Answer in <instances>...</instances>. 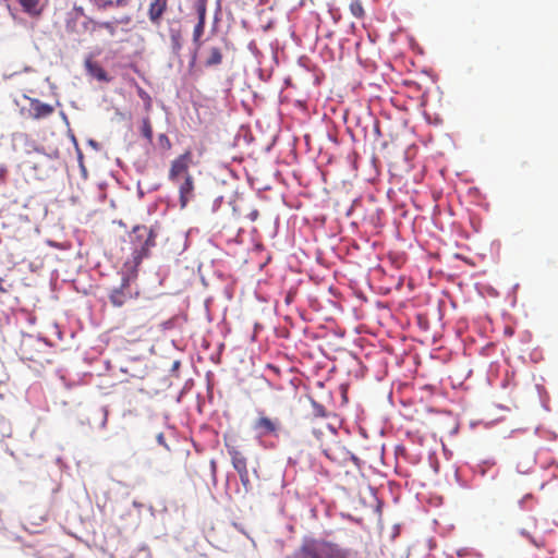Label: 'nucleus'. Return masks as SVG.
Here are the masks:
<instances>
[{
  "mask_svg": "<svg viewBox=\"0 0 558 558\" xmlns=\"http://www.w3.org/2000/svg\"><path fill=\"white\" fill-rule=\"evenodd\" d=\"M252 428L259 437H277L281 429V422L279 418H271L266 415L264 411H259L257 418L253 422Z\"/></svg>",
  "mask_w": 558,
  "mask_h": 558,
  "instance_id": "6",
  "label": "nucleus"
},
{
  "mask_svg": "<svg viewBox=\"0 0 558 558\" xmlns=\"http://www.w3.org/2000/svg\"><path fill=\"white\" fill-rule=\"evenodd\" d=\"M46 353V343L39 338L31 335L23 337L20 344V355L23 361L33 362L39 367H44L51 363Z\"/></svg>",
  "mask_w": 558,
  "mask_h": 558,
  "instance_id": "3",
  "label": "nucleus"
},
{
  "mask_svg": "<svg viewBox=\"0 0 558 558\" xmlns=\"http://www.w3.org/2000/svg\"><path fill=\"white\" fill-rule=\"evenodd\" d=\"M8 289L4 287V279L0 277V293H8Z\"/></svg>",
  "mask_w": 558,
  "mask_h": 558,
  "instance_id": "25",
  "label": "nucleus"
},
{
  "mask_svg": "<svg viewBox=\"0 0 558 558\" xmlns=\"http://www.w3.org/2000/svg\"><path fill=\"white\" fill-rule=\"evenodd\" d=\"M269 368L275 371V372H278V368L276 366L269 365Z\"/></svg>",
  "mask_w": 558,
  "mask_h": 558,
  "instance_id": "30",
  "label": "nucleus"
},
{
  "mask_svg": "<svg viewBox=\"0 0 558 558\" xmlns=\"http://www.w3.org/2000/svg\"><path fill=\"white\" fill-rule=\"evenodd\" d=\"M141 133L148 141V143H153V126L148 117L142 120Z\"/></svg>",
  "mask_w": 558,
  "mask_h": 558,
  "instance_id": "18",
  "label": "nucleus"
},
{
  "mask_svg": "<svg viewBox=\"0 0 558 558\" xmlns=\"http://www.w3.org/2000/svg\"><path fill=\"white\" fill-rule=\"evenodd\" d=\"M532 499H533L532 495H526V496L521 500V502H525V501H527V500H532Z\"/></svg>",
  "mask_w": 558,
  "mask_h": 558,
  "instance_id": "29",
  "label": "nucleus"
},
{
  "mask_svg": "<svg viewBox=\"0 0 558 558\" xmlns=\"http://www.w3.org/2000/svg\"><path fill=\"white\" fill-rule=\"evenodd\" d=\"M155 238L156 234L151 228L135 226L131 234V240L134 244L132 260H128L124 267L132 266L134 269L137 268L143 258L148 255L149 250L155 246Z\"/></svg>",
  "mask_w": 558,
  "mask_h": 558,
  "instance_id": "2",
  "label": "nucleus"
},
{
  "mask_svg": "<svg viewBox=\"0 0 558 558\" xmlns=\"http://www.w3.org/2000/svg\"><path fill=\"white\" fill-rule=\"evenodd\" d=\"M326 430L330 432L332 435H335V429L330 427V425H325L324 427Z\"/></svg>",
  "mask_w": 558,
  "mask_h": 558,
  "instance_id": "28",
  "label": "nucleus"
},
{
  "mask_svg": "<svg viewBox=\"0 0 558 558\" xmlns=\"http://www.w3.org/2000/svg\"><path fill=\"white\" fill-rule=\"evenodd\" d=\"M350 12L356 19H363L365 15L363 4L360 0H354L350 3Z\"/></svg>",
  "mask_w": 558,
  "mask_h": 558,
  "instance_id": "20",
  "label": "nucleus"
},
{
  "mask_svg": "<svg viewBox=\"0 0 558 558\" xmlns=\"http://www.w3.org/2000/svg\"><path fill=\"white\" fill-rule=\"evenodd\" d=\"M158 143H159L160 147L165 150H170L172 147V144H171L168 135L165 133H161L158 135Z\"/></svg>",
  "mask_w": 558,
  "mask_h": 558,
  "instance_id": "22",
  "label": "nucleus"
},
{
  "mask_svg": "<svg viewBox=\"0 0 558 558\" xmlns=\"http://www.w3.org/2000/svg\"><path fill=\"white\" fill-rule=\"evenodd\" d=\"M356 553L339 544L317 537H304L286 558H355Z\"/></svg>",
  "mask_w": 558,
  "mask_h": 558,
  "instance_id": "1",
  "label": "nucleus"
},
{
  "mask_svg": "<svg viewBox=\"0 0 558 558\" xmlns=\"http://www.w3.org/2000/svg\"><path fill=\"white\" fill-rule=\"evenodd\" d=\"M157 440L160 445H165V437L162 433L158 434Z\"/></svg>",
  "mask_w": 558,
  "mask_h": 558,
  "instance_id": "26",
  "label": "nucleus"
},
{
  "mask_svg": "<svg viewBox=\"0 0 558 558\" xmlns=\"http://www.w3.org/2000/svg\"><path fill=\"white\" fill-rule=\"evenodd\" d=\"M131 0H97L96 7L99 10H107L109 8H123L129 5Z\"/></svg>",
  "mask_w": 558,
  "mask_h": 558,
  "instance_id": "15",
  "label": "nucleus"
},
{
  "mask_svg": "<svg viewBox=\"0 0 558 558\" xmlns=\"http://www.w3.org/2000/svg\"><path fill=\"white\" fill-rule=\"evenodd\" d=\"M86 68L89 71V73L93 76H95L97 80L102 81V82H109L107 72L99 64L87 61Z\"/></svg>",
  "mask_w": 558,
  "mask_h": 558,
  "instance_id": "14",
  "label": "nucleus"
},
{
  "mask_svg": "<svg viewBox=\"0 0 558 558\" xmlns=\"http://www.w3.org/2000/svg\"><path fill=\"white\" fill-rule=\"evenodd\" d=\"M24 97L28 100L29 108H23L22 113L25 114L27 118H32L34 120H41L50 117L54 112L53 106L45 104L37 98H32L28 96Z\"/></svg>",
  "mask_w": 558,
  "mask_h": 558,
  "instance_id": "7",
  "label": "nucleus"
},
{
  "mask_svg": "<svg viewBox=\"0 0 558 558\" xmlns=\"http://www.w3.org/2000/svg\"><path fill=\"white\" fill-rule=\"evenodd\" d=\"M19 3L23 8L24 12L32 16H38L41 13V9H39V0H19Z\"/></svg>",
  "mask_w": 558,
  "mask_h": 558,
  "instance_id": "13",
  "label": "nucleus"
},
{
  "mask_svg": "<svg viewBox=\"0 0 558 558\" xmlns=\"http://www.w3.org/2000/svg\"><path fill=\"white\" fill-rule=\"evenodd\" d=\"M169 0H150L148 7V19L151 24L160 25L162 15L167 11Z\"/></svg>",
  "mask_w": 558,
  "mask_h": 558,
  "instance_id": "9",
  "label": "nucleus"
},
{
  "mask_svg": "<svg viewBox=\"0 0 558 558\" xmlns=\"http://www.w3.org/2000/svg\"><path fill=\"white\" fill-rule=\"evenodd\" d=\"M195 11L197 14V20L206 23L207 0H196Z\"/></svg>",
  "mask_w": 558,
  "mask_h": 558,
  "instance_id": "19",
  "label": "nucleus"
},
{
  "mask_svg": "<svg viewBox=\"0 0 558 558\" xmlns=\"http://www.w3.org/2000/svg\"><path fill=\"white\" fill-rule=\"evenodd\" d=\"M180 206L186 207L189 202L194 197V180L191 174L184 177V181L179 186Z\"/></svg>",
  "mask_w": 558,
  "mask_h": 558,
  "instance_id": "10",
  "label": "nucleus"
},
{
  "mask_svg": "<svg viewBox=\"0 0 558 558\" xmlns=\"http://www.w3.org/2000/svg\"><path fill=\"white\" fill-rule=\"evenodd\" d=\"M311 404H312V409H313L312 414L315 417H325V416H327V411H326L324 405H322L320 403H318L314 399H311Z\"/></svg>",
  "mask_w": 558,
  "mask_h": 558,
  "instance_id": "21",
  "label": "nucleus"
},
{
  "mask_svg": "<svg viewBox=\"0 0 558 558\" xmlns=\"http://www.w3.org/2000/svg\"><path fill=\"white\" fill-rule=\"evenodd\" d=\"M138 94H140V96H141L143 99H145V100H146V108H147V109H149V108H150V106H151V99H150L149 95H148L146 92H144L143 89H140V93H138Z\"/></svg>",
  "mask_w": 558,
  "mask_h": 558,
  "instance_id": "23",
  "label": "nucleus"
},
{
  "mask_svg": "<svg viewBox=\"0 0 558 558\" xmlns=\"http://www.w3.org/2000/svg\"><path fill=\"white\" fill-rule=\"evenodd\" d=\"M132 22V16L129 14L122 15L120 19H114L112 21L97 22L95 25L99 28L106 29L109 35L114 36L117 33V25L124 24L128 25Z\"/></svg>",
  "mask_w": 558,
  "mask_h": 558,
  "instance_id": "11",
  "label": "nucleus"
},
{
  "mask_svg": "<svg viewBox=\"0 0 558 558\" xmlns=\"http://www.w3.org/2000/svg\"><path fill=\"white\" fill-rule=\"evenodd\" d=\"M250 216H251V219H252V220H256V219H257V217H258V211H257V210H254V211H252V213L250 214Z\"/></svg>",
  "mask_w": 558,
  "mask_h": 558,
  "instance_id": "27",
  "label": "nucleus"
},
{
  "mask_svg": "<svg viewBox=\"0 0 558 558\" xmlns=\"http://www.w3.org/2000/svg\"><path fill=\"white\" fill-rule=\"evenodd\" d=\"M337 451H341L342 456H343V460H345L347 456H349V452L348 451H344L338 442H335L330 446H327L325 448H323V452L325 453V456L332 460V461H337V457H336V452Z\"/></svg>",
  "mask_w": 558,
  "mask_h": 558,
  "instance_id": "16",
  "label": "nucleus"
},
{
  "mask_svg": "<svg viewBox=\"0 0 558 558\" xmlns=\"http://www.w3.org/2000/svg\"><path fill=\"white\" fill-rule=\"evenodd\" d=\"M226 447L231 458L232 465L239 474L242 486L244 487L245 492H250L252 489V484L248 475L247 460L244 453L239 449L238 446L227 441Z\"/></svg>",
  "mask_w": 558,
  "mask_h": 558,
  "instance_id": "4",
  "label": "nucleus"
},
{
  "mask_svg": "<svg viewBox=\"0 0 558 558\" xmlns=\"http://www.w3.org/2000/svg\"><path fill=\"white\" fill-rule=\"evenodd\" d=\"M192 162L193 154L190 149L173 159L169 170V180L175 182L179 175L184 174V177H186V174H190L189 168Z\"/></svg>",
  "mask_w": 558,
  "mask_h": 558,
  "instance_id": "8",
  "label": "nucleus"
},
{
  "mask_svg": "<svg viewBox=\"0 0 558 558\" xmlns=\"http://www.w3.org/2000/svg\"><path fill=\"white\" fill-rule=\"evenodd\" d=\"M205 32V22L197 21V24L194 26L193 29V44L195 45L196 49H199L202 46V36Z\"/></svg>",
  "mask_w": 558,
  "mask_h": 558,
  "instance_id": "17",
  "label": "nucleus"
},
{
  "mask_svg": "<svg viewBox=\"0 0 558 558\" xmlns=\"http://www.w3.org/2000/svg\"><path fill=\"white\" fill-rule=\"evenodd\" d=\"M313 434L316 436V438L318 440H320L322 436L324 435V430L322 428H318V429L314 428Z\"/></svg>",
  "mask_w": 558,
  "mask_h": 558,
  "instance_id": "24",
  "label": "nucleus"
},
{
  "mask_svg": "<svg viewBox=\"0 0 558 558\" xmlns=\"http://www.w3.org/2000/svg\"><path fill=\"white\" fill-rule=\"evenodd\" d=\"M223 56L219 47H211L208 51L204 64L208 68L219 65L222 62Z\"/></svg>",
  "mask_w": 558,
  "mask_h": 558,
  "instance_id": "12",
  "label": "nucleus"
},
{
  "mask_svg": "<svg viewBox=\"0 0 558 558\" xmlns=\"http://www.w3.org/2000/svg\"><path fill=\"white\" fill-rule=\"evenodd\" d=\"M128 269V275L122 277V281L119 288H116L111 291L109 295V300L111 304L116 307L123 306L130 299L133 298V293L131 291V281L136 278L137 268H133L132 266L125 267Z\"/></svg>",
  "mask_w": 558,
  "mask_h": 558,
  "instance_id": "5",
  "label": "nucleus"
}]
</instances>
